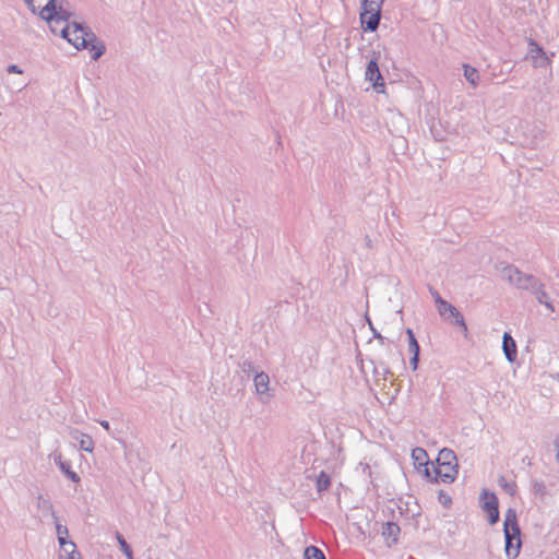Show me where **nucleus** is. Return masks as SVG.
<instances>
[{
  "instance_id": "obj_16",
  "label": "nucleus",
  "mask_w": 559,
  "mask_h": 559,
  "mask_svg": "<svg viewBox=\"0 0 559 559\" xmlns=\"http://www.w3.org/2000/svg\"><path fill=\"white\" fill-rule=\"evenodd\" d=\"M538 283L539 281L534 275L523 274L515 287L533 292L534 288L538 287Z\"/></svg>"
},
{
  "instance_id": "obj_12",
  "label": "nucleus",
  "mask_w": 559,
  "mask_h": 559,
  "mask_svg": "<svg viewBox=\"0 0 559 559\" xmlns=\"http://www.w3.org/2000/svg\"><path fill=\"white\" fill-rule=\"evenodd\" d=\"M36 508L40 512L41 516L50 515L53 520H57L53 504L48 497L38 495L36 498Z\"/></svg>"
},
{
  "instance_id": "obj_38",
  "label": "nucleus",
  "mask_w": 559,
  "mask_h": 559,
  "mask_svg": "<svg viewBox=\"0 0 559 559\" xmlns=\"http://www.w3.org/2000/svg\"><path fill=\"white\" fill-rule=\"evenodd\" d=\"M554 445H555V448H556V450H557V457H558V460H559V437H557V438L555 439V441H554Z\"/></svg>"
},
{
  "instance_id": "obj_23",
  "label": "nucleus",
  "mask_w": 559,
  "mask_h": 559,
  "mask_svg": "<svg viewBox=\"0 0 559 559\" xmlns=\"http://www.w3.org/2000/svg\"><path fill=\"white\" fill-rule=\"evenodd\" d=\"M304 559H325V556L318 547L309 546L305 549Z\"/></svg>"
},
{
  "instance_id": "obj_2",
  "label": "nucleus",
  "mask_w": 559,
  "mask_h": 559,
  "mask_svg": "<svg viewBox=\"0 0 559 559\" xmlns=\"http://www.w3.org/2000/svg\"><path fill=\"white\" fill-rule=\"evenodd\" d=\"M71 29L69 36L64 37L76 49H87L91 51L93 60L99 59L106 51L105 44L97 39L96 35L85 27L83 24L75 21L71 22Z\"/></svg>"
},
{
  "instance_id": "obj_6",
  "label": "nucleus",
  "mask_w": 559,
  "mask_h": 559,
  "mask_svg": "<svg viewBox=\"0 0 559 559\" xmlns=\"http://www.w3.org/2000/svg\"><path fill=\"white\" fill-rule=\"evenodd\" d=\"M437 310L441 318L447 321L454 319V323L456 325L463 328L464 331H467L464 317L453 305L444 300L443 302H440V305L437 307Z\"/></svg>"
},
{
  "instance_id": "obj_37",
  "label": "nucleus",
  "mask_w": 559,
  "mask_h": 559,
  "mask_svg": "<svg viewBox=\"0 0 559 559\" xmlns=\"http://www.w3.org/2000/svg\"><path fill=\"white\" fill-rule=\"evenodd\" d=\"M99 424L104 429H106L107 431H110V425L107 420H100Z\"/></svg>"
},
{
  "instance_id": "obj_25",
  "label": "nucleus",
  "mask_w": 559,
  "mask_h": 559,
  "mask_svg": "<svg viewBox=\"0 0 559 559\" xmlns=\"http://www.w3.org/2000/svg\"><path fill=\"white\" fill-rule=\"evenodd\" d=\"M33 13L39 14L48 0H23Z\"/></svg>"
},
{
  "instance_id": "obj_9",
  "label": "nucleus",
  "mask_w": 559,
  "mask_h": 559,
  "mask_svg": "<svg viewBox=\"0 0 559 559\" xmlns=\"http://www.w3.org/2000/svg\"><path fill=\"white\" fill-rule=\"evenodd\" d=\"M502 349L509 362H514L518 357L516 343L510 333L504 332L502 336Z\"/></svg>"
},
{
  "instance_id": "obj_19",
  "label": "nucleus",
  "mask_w": 559,
  "mask_h": 559,
  "mask_svg": "<svg viewBox=\"0 0 559 559\" xmlns=\"http://www.w3.org/2000/svg\"><path fill=\"white\" fill-rule=\"evenodd\" d=\"M79 437H74L76 440H79L80 449L85 452H93L94 450V441L91 436L82 432H78Z\"/></svg>"
},
{
  "instance_id": "obj_11",
  "label": "nucleus",
  "mask_w": 559,
  "mask_h": 559,
  "mask_svg": "<svg viewBox=\"0 0 559 559\" xmlns=\"http://www.w3.org/2000/svg\"><path fill=\"white\" fill-rule=\"evenodd\" d=\"M381 14L361 11L360 12V23L365 31L374 32L380 23Z\"/></svg>"
},
{
  "instance_id": "obj_35",
  "label": "nucleus",
  "mask_w": 559,
  "mask_h": 559,
  "mask_svg": "<svg viewBox=\"0 0 559 559\" xmlns=\"http://www.w3.org/2000/svg\"><path fill=\"white\" fill-rule=\"evenodd\" d=\"M412 358H411V366L413 368V370H416L417 367H418V361H419V354H412Z\"/></svg>"
},
{
  "instance_id": "obj_32",
  "label": "nucleus",
  "mask_w": 559,
  "mask_h": 559,
  "mask_svg": "<svg viewBox=\"0 0 559 559\" xmlns=\"http://www.w3.org/2000/svg\"><path fill=\"white\" fill-rule=\"evenodd\" d=\"M533 491L539 496L546 495V486L543 481H533Z\"/></svg>"
},
{
  "instance_id": "obj_7",
  "label": "nucleus",
  "mask_w": 559,
  "mask_h": 559,
  "mask_svg": "<svg viewBox=\"0 0 559 559\" xmlns=\"http://www.w3.org/2000/svg\"><path fill=\"white\" fill-rule=\"evenodd\" d=\"M483 510L488 514L489 524L493 525L499 521L498 498L493 492L484 491Z\"/></svg>"
},
{
  "instance_id": "obj_4",
  "label": "nucleus",
  "mask_w": 559,
  "mask_h": 559,
  "mask_svg": "<svg viewBox=\"0 0 559 559\" xmlns=\"http://www.w3.org/2000/svg\"><path fill=\"white\" fill-rule=\"evenodd\" d=\"M254 392L262 404L269 403L274 393L270 388V377L266 372H257L253 377Z\"/></svg>"
},
{
  "instance_id": "obj_36",
  "label": "nucleus",
  "mask_w": 559,
  "mask_h": 559,
  "mask_svg": "<svg viewBox=\"0 0 559 559\" xmlns=\"http://www.w3.org/2000/svg\"><path fill=\"white\" fill-rule=\"evenodd\" d=\"M242 371L243 372H251V371H253V364L251 361H245L242 364Z\"/></svg>"
},
{
  "instance_id": "obj_29",
  "label": "nucleus",
  "mask_w": 559,
  "mask_h": 559,
  "mask_svg": "<svg viewBox=\"0 0 559 559\" xmlns=\"http://www.w3.org/2000/svg\"><path fill=\"white\" fill-rule=\"evenodd\" d=\"M117 539H118V543L120 545V548H121L122 552L129 559H132V550H131L130 546L128 545V543L126 542V539L123 538V536L120 535V534H117Z\"/></svg>"
},
{
  "instance_id": "obj_18",
  "label": "nucleus",
  "mask_w": 559,
  "mask_h": 559,
  "mask_svg": "<svg viewBox=\"0 0 559 559\" xmlns=\"http://www.w3.org/2000/svg\"><path fill=\"white\" fill-rule=\"evenodd\" d=\"M530 55L534 60H537L538 58L543 59V62L537 63V66H544L548 63L549 59L545 56V52L540 46H538L534 40L530 41Z\"/></svg>"
},
{
  "instance_id": "obj_5",
  "label": "nucleus",
  "mask_w": 559,
  "mask_h": 559,
  "mask_svg": "<svg viewBox=\"0 0 559 559\" xmlns=\"http://www.w3.org/2000/svg\"><path fill=\"white\" fill-rule=\"evenodd\" d=\"M365 79L372 83V87L378 93L384 92V81L379 70L378 58L373 57L367 64Z\"/></svg>"
},
{
  "instance_id": "obj_34",
  "label": "nucleus",
  "mask_w": 559,
  "mask_h": 559,
  "mask_svg": "<svg viewBox=\"0 0 559 559\" xmlns=\"http://www.w3.org/2000/svg\"><path fill=\"white\" fill-rule=\"evenodd\" d=\"M7 71L9 73H16V74H22L23 73V70L19 66H16V64H10L7 68Z\"/></svg>"
},
{
  "instance_id": "obj_1",
  "label": "nucleus",
  "mask_w": 559,
  "mask_h": 559,
  "mask_svg": "<svg viewBox=\"0 0 559 559\" xmlns=\"http://www.w3.org/2000/svg\"><path fill=\"white\" fill-rule=\"evenodd\" d=\"M43 20L47 21L50 31L55 35H60L62 38L68 37L69 29H71L70 17L72 12L68 8V3L63 0H48L45 8L38 14Z\"/></svg>"
},
{
  "instance_id": "obj_31",
  "label": "nucleus",
  "mask_w": 559,
  "mask_h": 559,
  "mask_svg": "<svg viewBox=\"0 0 559 559\" xmlns=\"http://www.w3.org/2000/svg\"><path fill=\"white\" fill-rule=\"evenodd\" d=\"M55 521V524H56V533H57V538L59 536H69V530L67 526L62 525L59 523V519L57 518V520H53Z\"/></svg>"
},
{
  "instance_id": "obj_24",
  "label": "nucleus",
  "mask_w": 559,
  "mask_h": 559,
  "mask_svg": "<svg viewBox=\"0 0 559 559\" xmlns=\"http://www.w3.org/2000/svg\"><path fill=\"white\" fill-rule=\"evenodd\" d=\"M406 335L408 338V350L411 354H419V344L415 337V334L412 329L406 330Z\"/></svg>"
},
{
  "instance_id": "obj_41",
  "label": "nucleus",
  "mask_w": 559,
  "mask_h": 559,
  "mask_svg": "<svg viewBox=\"0 0 559 559\" xmlns=\"http://www.w3.org/2000/svg\"><path fill=\"white\" fill-rule=\"evenodd\" d=\"M426 475H427V476H430V474H429V469H428V468H426Z\"/></svg>"
},
{
  "instance_id": "obj_17",
  "label": "nucleus",
  "mask_w": 559,
  "mask_h": 559,
  "mask_svg": "<svg viewBox=\"0 0 559 559\" xmlns=\"http://www.w3.org/2000/svg\"><path fill=\"white\" fill-rule=\"evenodd\" d=\"M464 78L472 85L473 88H476L479 84V73L476 68L471 67L469 64H463Z\"/></svg>"
},
{
  "instance_id": "obj_8",
  "label": "nucleus",
  "mask_w": 559,
  "mask_h": 559,
  "mask_svg": "<svg viewBox=\"0 0 559 559\" xmlns=\"http://www.w3.org/2000/svg\"><path fill=\"white\" fill-rule=\"evenodd\" d=\"M435 472L436 480H441L442 483L450 484L455 479L457 475V464L451 462L438 463V467L435 468Z\"/></svg>"
},
{
  "instance_id": "obj_15",
  "label": "nucleus",
  "mask_w": 559,
  "mask_h": 559,
  "mask_svg": "<svg viewBox=\"0 0 559 559\" xmlns=\"http://www.w3.org/2000/svg\"><path fill=\"white\" fill-rule=\"evenodd\" d=\"M503 277L512 285L516 286L520 282V278L524 273H522L518 267L513 265H507L502 271Z\"/></svg>"
},
{
  "instance_id": "obj_3",
  "label": "nucleus",
  "mask_w": 559,
  "mask_h": 559,
  "mask_svg": "<svg viewBox=\"0 0 559 559\" xmlns=\"http://www.w3.org/2000/svg\"><path fill=\"white\" fill-rule=\"evenodd\" d=\"M503 532L506 546V556L509 559H515L521 550L520 526L518 523V515L514 509H508L504 514Z\"/></svg>"
},
{
  "instance_id": "obj_42",
  "label": "nucleus",
  "mask_w": 559,
  "mask_h": 559,
  "mask_svg": "<svg viewBox=\"0 0 559 559\" xmlns=\"http://www.w3.org/2000/svg\"><path fill=\"white\" fill-rule=\"evenodd\" d=\"M376 337L382 340V336L380 334H377Z\"/></svg>"
},
{
  "instance_id": "obj_30",
  "label": "nucleus",
  "mask_w": 559,
  "mask_h": 559,
  "mask_svg": "<svg viewBox=\"0 0 559 559\" xmlns=\"http://www.w3.org/2000/svg\"><path fill=\"white\" fill-rule=\"evenodd\" d=\"M58 543L60 546V551L71 549L76 546L72 540L69 539V536H59Z\"/></svg>"
},
{
  "instance_id": "obj_40",
  "label": "nucleus",
  "mask_w": 559,
  "mask_h": 559,
  "mask_svg": "<svg viewBox=\"0 0 559 559\" xmlns=\"http://www.w3.org/2000/svg\"><path fill=\"white\" fill-rule=\"evenodd\" d=\"M508 490H510L511 493H513L514 491V485H511L510 487H508Z\"/></svg>"
},
{
  "instance_id": "obj_13",
  "label": "nucleus",
  "mask_w": 559,
  "mask_h": 559,
  "mask_svg": "<svg viewBox=\"0 0 559 559\" xmlns=\"http://www.w3.org/2000/svg\"><path fill=\"white\" fill-rule=\"evenodd\" d=\"M53 461L55 463L58 465V467L60 468V471L69 478L71 479L73 483H79L81 480L80 476L78 475V473H75L74 471H72L71 468V463L69 461H64L62 460V455L60 453L58 454H55L53 456Z\"/></svg>"
},
{
  "instance_id": "obj_20",
  "label": "nucleus",
  "mask_w": 559,
  "mask_h": 559,
  "mask_svg": "<svg viewBox=\"0 0 559 559\" xmlns=\"http://www.w3.org/2000/svg\"><path fill=\"white\" fill-rule=\"evenodd\" d=\"M383 4V0H362L361 11L380 13Z\"/></svg>"
},
{
  "instance_id": "obj_10",
  "label": "nucleus",
  "mask_w": 559,
  "mask_h": 559,
  "mask_svg": "<svg viewBox=\"0 0 559 559\" xmlns=\"http://www.w3.org/2000/svg\"><path fill=\"white\" fill-rule=\"evenodd\" d=\"M400 533H401V528L394 522H386L382 526V536L385 539L386 545L389 547H391L397 543Z\"/></svg>"
},
{
  "instance_id": "obj_14",
  "label": "nucleus",
  "mask_w": 559,
  "mask_h": 559,
  "mask_svg": "<svg viewBox=\"0 0 559 559\" xmlns=\"http://www.w3.org/2000/svg\"><path fill=\"white\" fill-rule=\"evenodd\" d=\"M535 296V298L537 299V301L540 304V305H544L548 310H550L551 312L555 311V308L552 306V302L548 296V294L546 293V290L544 289V285L539 282L538 283V287L537 288H534V290L532 292Z\"/></svg>"
},
{
  "instance_id": "obj_28",
  "label": "nucleus",
  "mask_w": 559,
  "mask_h": 559,
  "mask_svg": "<svg viewBox=\"0 0 559 559\" xmlns=\"http://www.w3.org/2000/svg\"><path fill=\"white\" fill-rule=\"evenodd\" d=\"M58 559H82V556L78 551L76 546H75V547H73L71 549H68V550H64V551H60L59 556H58Z\"/></svg>"
},
{
  "instance_id": "obj_21",
  "label": "nucleus",
  "mask_w": 559,
  "mask_h": 559,
  "mask_svg": "<svg viewBox=\"0 0 559 559\" xmlns=\"http://www.w3.org/2000/svg\"><path fill=\"white\" fill-rule=\"evenodd\" d=\"M412 459L414 460V463L418 464L419 466L428 464V455L423 448L413 449Z\"/></svg>"
},
{
  "instance_id": "obj_22",
  "label": "nucleus",
  "mask_w": 559,
  "mask_h": 559,
  "mask_svg": "<svg viewBox=\"0 0 559 559\" xmlns=\"http://www.w3.org/2000/svg\"><path fill=\"white\" fill-rule=\"evenodd\" d=\"M331 485L330 476L325 472H321L316 480V487L319 492L325 491Z\"/></svg>"
},
{
  "instance_id": "obj_26",
  "label": "nucleus",
  "mask_w": 559,
  "mask_h": 559,
  "mask_svg": "<svg viewBox=\"0 0 559 559\" xmlns=\"http://www.w3.org/2000/svg\"><path fill=\"white\" fill-rule=\"evenodd\" d=\"M33 13L39 14L48 0H23Z\"/></svg>"
},
{
  "instance_id": "obj_27",
  "label": "nucleus",
  "mask_w": 559,
  "mask_h": 559,
  "mask_svg": "<svg viewBox=\"0 0 559 559\" xmlns=\"http://www.w3.org/2000/svg\"><path fill=\"white\" fill-rule=\"evenodd\" d=\"M442 462L456 463L455 453L450 449H442L439 452L438 463H442Z\"/></svg>"
},
{
  "instance_id": "obj_33",
  "label": "nucleus",
  "mask_w": 559,
  "mask_h": 559,
  "mask_svg": "<svg viewBox=\"0 0 559 559\" xmlns=\"http://www.w3.org/2000/svg\"><path fill=\"white\" fill-rule=\"evenodd\" d=\"M429 292L436 302V307H438L440 305V302L444 301V299L440 296V294L436 289L429 288Z\"/></svg>"
},
{
  "instance_id": "obj_39",
  "label": "nucleus",
  "mask_w": 559,
  "mask_h": 559,
  "mask_svg": "<svg viewBox=\"0 0 559 559\" xmlns=\"http://www.w3.org/2000/svg\"><path fill=\"white\" fill-rule=\"evenodd\" d=\"M508 490H510L511 493H513L514 491V485H511L510 487H508Z\"/></svg>"
}]
</instances>
